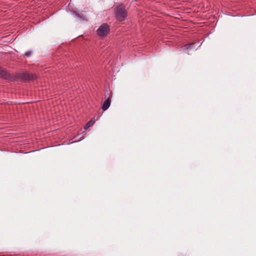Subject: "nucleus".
<instances>
[{
	"instance_id": "1",
	"label": "nucleus",
	"mask_w": 256,
	"mask_h": 256,
	"mask_svg": "<svg viewBox=\"0 0 256 256\" xmlns=\"http://www.w3.org/2000/svg\"><path fill=\"white\" fill-rule=\"evenodd\" d=\"M15 81L20 80L22 82H30L38 78V76L33 73L18 72L14 75Z\"/></svg>"
},
{
	"instance_id": "2",
	"label": "nucleus",
	"mask_w": 256,
	"mask_h": 256,
	"mask_svg": "<svg viewBox=\"0 0 256 256\" xmlns=\"http://www.w3.org/2000/svg\"><path fill=\"white\" fill-rule=\"evenodd\" d=\"M114 12L116 19L120 22L124 21L128 16V12L123 4L116 6L114 9Z\"/></svg>"
},
{
	"instance_id": "3",
	"label": "nucleus",
	"mask_w": 256,
	"mask_h": 256,
	"mask_svg": "<svg viewBox=\"0 0 256 256\" xmlns=\"http://www.w3.org/2000/svg\"><path fill=\"white\" fill-rule=\"evenodd\" d=\"M110 30L109 25L106 23H104L98 28L96 34L100 38L103 39L108 36Z\"/></svg>"
},
{
	"instance_id": "4",
	"label": "nucleus",
	"mask_w": 256,
	"mask_h": 256,
	"mask_svg": "<svg viewBox=\"0 0 256 256\" xmlns=\"http://www.w3.org/2000/svg\"><path fill=\"white\" fill-rule=\"evenodd\" d=\"M0 78L2 79L8 80L10 82H15L14 75L8 73L5 68L0 66Z\"/></svg>"
},
{
	"instance_id": "5",
	"label": "nucleus",
	"mask_w": 256,
	"mask_h": 256,
	"mask_svg": "<svg viewBox=\"0 0 256 256\" xmlns=\"http://www.w3.org/2000/svg\"><path fill=\"white\" fill-rule=\"evenodd\" d=\"M192 44H185L182 47L181 50L182 51V52L184 54H189L190 51L192 50Z\"/></svg>"
},
{
	"instance_id": "6",
	"label": "nucleus",
	"mask_w": 256,
	"mask_h": 256,
	"mask_svg": "<svg viewBox=\"0 0 256 256\" xmlns=\"http://www.w3.org/2000/svg\"><path fill=\"white\" fill-rule=\"evenodd\" d=\"M110 104H111V99L108 98V99L106 100L102 106V109L104 111L106 110L110 107Z\"/></svg>"
},
{
	"instance_id": "7",
	"label": "nucleus",
	"mask_w": 256,
	"mask_h": 256,
	"mask_svg": "<svg viewBox=\"0 0 256 256\" xmlns=\"http://www.w3.org/2000/svg\"><path fill=\"white\" fill-rule=\"evenodd\" d=\"M112 92L110 90H106L104 93V98L106 99H112Z\"/></svg>"
},
{
	"instance_id": "8",
	"label": "nucleus",
	"mask_w": 256,
	"mask_h": 256,
	"mask_svg": "<svg viewBox=\"0 0 256 256\" xmlns=\"http://www.w3.org/2000/svg\"><path fill=\"white\" fill-rule=\"evenodd\" d=\"M94 124V122L92 120H90L84 126V128L86 129L89 127L92 126Z\"/></svg>"
},
{
	"instance_id": "9",
	"label": "nucleus",
	"mask_w": 256,
	"mask_h": 256,
	"mask_svg": "<svg viewBox=\"0 0 256 256\" xmlns=\"http://www.w3.org/2000/svg\"><path fill=\"white\" fill-rule=\"evenodd\" d=\"M32 54V50H28L24 53V56L28 58L31 56Z\"/></svg>"
},
{
	"instance_id": "10",
	"label": "nucleus",
	"mask_w": 256,
	"mask_h": 256,
	"mask_svg": "<svg viewBox=\"0 0 256 256\" xmlns=\"http://www.w3.org/2000/svg\"><path fill=\"white\" fill-rule=\"evenodd\" d=\"M194 40H193V43H192L193 47H194L195 46H196V42H194ZM200 44V41H198V44H197V45H198V46H200V45L202 44V43H200V44Z\"/></svg>"
},
{
	"instance_id": "11",
	"label": "nucleus",
	"mask_w": 256,
	"mask_h": 256,
	"mask_svg": "<svg viewBox=\"0 0 256 256\" xmlns=\"http://www.w3.org/2000/svg\"><path fill=\"white\" fill-rule=\"evenodd\" d=\"M74 12L75 14H76L77 16H78V17H79V18H80V14L76 12H75V11Z\"/></svg>"
}]
</instances>
